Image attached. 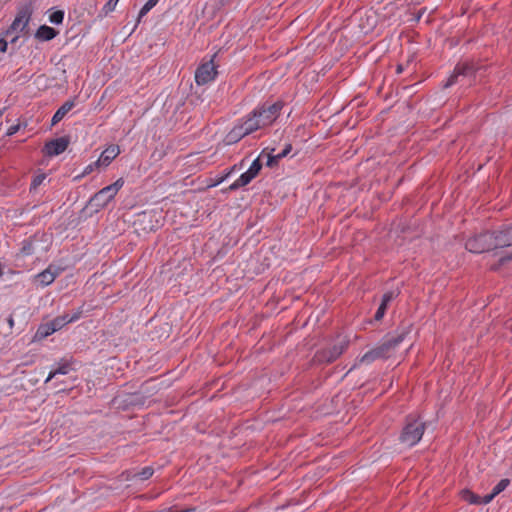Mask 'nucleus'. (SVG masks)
Listing matches in <instances>:
<instances>
[{
  "mask_svg": "<svg viewBox=\"0 0 512 512\" xmlns=\"http://www.w3.org/2000/svg\"><path fill=\"white\" fill-rule=\"evenodd\" d=\"M426 425L414 415H408L400 433L399 441L406 447L415 446L423 437Z\"/></svg>",
  "mask_w": 512,
  "mask_h": 512,
  "instance_id": "nucleus-1",
  "label": "nucleus"
},
{
  "mask_svg": "<svg viewBox=\"0 0 512 512\" xmlns=\"http://www.w3.org/2000/svg\"><path fill=\"white\" fill-rule=\"evenodd\" d=\"M33 14V8L31 4H24L18 8L17 14L11 25L2 33V36L6 39L13 33H19L23 36L29 34V22Z\"/></svg>",
  "mask_w": 512,
  "mask_h": 512,
  "instance_id": "nucleus-2",
  "label": "nucleus"
},
{
  "mask_svg": "<svg viewBox=\"0 0 512 512\" xmlns=\"http://www.w3.org/2000/svg\"><path fill=\"white\" fill-rule=\"evenodd\" d=\"M283 107L284 102L281 100L274 103L265 102L254 109V115H257L263 127H266L279 117Z\"/></svg>",
  "mask_w": 512,
  "mask_h": 512,
  "instance_id": "nucleus-3",
  "label": "nucleus"
},
{
  "mask_svg": "<svg viewBox=\"0 0 512 512\" xmlns=\"http://www.w3.org/2000/svg\"><path fill=\"white\" fill-rule=\"evenodd\" d=\"M494 232L485 231L478 235L469 238L465 243V248L472 253H483L495 249L494 247Z\"/></svg>",
  "mask_w": 512,
  "mask_h": 512,
  "instance_id": "nucleus-4",
  "label": "nucleus"
},
{
  "mask_svg": "<svg viewBox=\"0 0 512 512\" xmlns=\"http://www.w3.org/2000/svg\"><path fill=\"white\" fill-rule=\"evenodd\" d=\"M348 342L341 340L330 347L319 350L314 355V361L318 364H329L337 360L347 349Z\"/></svg>",
  "mask_w": 512,
  "mask_h": 512,
  "instance_id": "nucleus-5",
  "label": "nucleus"
},
{
  "mask_svg": "<svg viewBox=\"0 0 512 512\" xmlns=\"http://www.w3.org/2000/svg\"><path fill=\"white\" fill-rule=\"evenodd\" d=\"M218 74L214 60L201 63L195 71V82L197 85H206L215 80Z\"/></svg>",
  "mask_w": 512,
  "mask_h": 512,
  "instance_id": "nucleus-6",
  "label": "nucleus"
},
{
  "mask_svg": "<svg viewBox=\"0 0 512 512\" xmlns=\"http://www.w3.org/2000/svg\"><path fill=\"white\" fill-rule=\"evenodd\" d=\"M476 67L472 62H463L458 63L453 73L448 78L447 82L444 84V88L451 87L452 85L456 84L458 82V78L460 76L462 77H471L475 74Z\"/></svg>",
  "mask_w": 512,
  "mask_h": 512,
  "instance_id": "nucleus-7",
  "label": "nucleus"
},
{
  "mask_svg": "<svg viewBox=\"0 0 512 512\" xmlns=\"http://www.w3.org/2000/svg\"><path fill=\"white\" fill-rule=\"evenodd\" d=\"M60 273V268L54 265H49L45 270L34 276V282L41 287H46L52 284Z\"/></svg>",
  "mask_w": 512,
  "mask_h": 512,
  "instance_id": "nucleus-8",
  "label": "nucleus"
},
{
  "mask_svg": "<svg viewBox=\"0 0 512 512\" xmlns=\"http://www.w3.org/2000/svg\"><path fill=\"white\" fill-rule=\"evenodd\" d=\"M69 143L68 137H59L48 141L44 146V153L49 157L58 156L67 149Z\"/></svg>",
  "mask_w": 512,
  "mask_h": 512,
  "instance_id": "nucleus-9",
  "label": "nucleus"
},
{
  "mask_svg": "<svg viewBox=\"0 0 512 512\" xmlns=\"http://www.w3.org/2000/svg\"><path fill=\"white\" fill-rule=\"evenodd\" d=\"M114 197L115 195L111 193L106 186L90 198L89 204L94 206L96 211H99L100 209L106 207L108 203L114 199Z\"/></svg>",
  "mask_w": 512,
  "mask_h": 512,
  "instance_id": "nucleus-10",
  "label": "nucleus"
},
{
  "mask_svg": "<svg viewBox=\"0 0 512 512\" xmlns=\"http://www.w3.org/2000/svg\"><path fill=\"white\" fill-rule=\"evenodd\" d=\"M493 232L495 249L512 246V225L504 226L500 230Z\"/></svg>",
  "mask_w": 512,
  "mask_h": 512,
  "instance_id": "nucleus-11",
  "label": "nucleus"
},
{
  "mask_svg": "<svg viewBox=\"0 0 512 512\" xmlns=\"http://www.w3.org/2000/svg\"><path fill=\"white\" fill-rule=\"evenodd\" d=\"M81 315H82V310H81V308H79L77 311H75L72 314L66 313V314L57 316L56 318H54L53 320H51L49 322L51 323V325L53 326V328L56 332V331L62 329L67 324L73 323V322H76L77 320H79Z\"/></svg>",
  "mask_w": 512,
  "mask_h": 512,
  "instance_id": "nucleus-12",
  "label": "nucleus"
},
{
  "mask_svg": "<svg viewBox=\"0 0 512 512\" xmlns=\"http://www.w3.org/2000/svg\"><path fill=\"white\" fill-rule=\"evenodd\" d=\"M238 123L243 127V130L247 135L264 128L258 119L257 115H254V110L250 112L244 119L238 121Z\"/></svg>",
  "mask_w": 512,
  "mask_h": 512,
  "instance_id": "nucleus-13",
  "label": "nucleus"
},
{
  "mask_svg": "<svg viewBox=\"0 0 512 512\" xmlns=\"http://www.w3.org/2000/svg\"><path fill=\"white\" fill-rule=\"evenodd\" d=\"M120 154V148L118 145L108 146L100 155L96 164L107 167L110 163Z\"/></svg>",
  "mask_w": 512,
  "mask_h": 512,
  "instance_id": "nucleus-14",
  "label": "nucleus"
},
{
  "mask_svg": "<svg viewBox=\"0 0 512 512\" xmlns=\"http://www.w3.org/2000/svg\"><path fill=\"white\" fill-rule=\"evenodd\" d=\"M247 136L246 132L243 130V127L239 123H237L226 135L225 143L227 145H232L239 142L242 138Z\"/></svg>",
  "mask_w": 512,
  "mask_h": 512,
  "instance_id": "nucleus-15",
  "label": "nucleus"
},
{
  "mask_svg": "<svg viewBox=\"0 0 512 512\" xmlns=\"http://www.w3.org/2000/svg\"><path fill=\"white\" fill-rule=\"evenodd\" d=\"M57 35H58V31L55 30L54 28L47 26V25H41L37 29L34 36L37 40L44 42V41H50V40L54 39Z\"/></svg>",
  "mask_w": 512,
  "mask_h": 512,
  "instance_id": "nucleus-16",
  "label": "nucleus"
},
{
  "mask_svg": "<svg viewBox=\"0 0 512 512\" xmlns=\"http://www.w3.org/2000/svg\"><path fill=\"white\" fill-rule=\"evenodd\" d=\"M74 106V100H68L64 104H62L54 113L51 119V124L56 125L58 122H60L65 117V115L74 108Z\"/></svg>",
  "mask_w": 512,
  "mask_h": 512,
  "instance_id": "nucleus-17",
  "label": "nucleus"
},
{
  "mask_svg": "<svg viewBox=\"0 0 512 512\" xmlns=\"http://www.w3.org/2000/svg\"><path fill=\"white\" fill-rule=\"evenodd\" d=\"M409 332L410 327L402 328L400 330H397L394 335L388 336L385 340L390 344L391 348L394 350L404 341Z\"/></svg>",
  "mask_w": 512,
  "mask_h": 512,
  "instance_id": "nucleus-18",
  "label": "nucleus"
},
{
  "mask_svg": "<svg viewBox=\"0 0 512 512\" xmlns=\"http://www.w3.org/2000/svg\"><path fill=\"white\" fill-rule=\"evenodd\" d=\"M72 370H73L72 362L64 360L58 364V367L56 369L52 370L49 373L45 382L47 383V382L51 381L53 378H55L56 375H67Z\"/></svg>",
  "mask_w": 512,
  "mask_h": 512,
  "instance_id": "nucleus-19",
  "label": "nucleus"
},
{
  "mask_svg": "<svg viewBox=\"0 0 512 512\" xmlns=\"http://www.w3.org/2000/svg\"><path fill=\"white\" fill-rule=\"evenodd\" d=\"M53 333H55V330L50 322L40 324L37 328L35 335L33 336V341H41L47 338L48 336L52 335Z\"/></svg>",
  "mask_w": 512,
  "mask_h": 512,
  "instance_id": "nucleus-20",
  "label": "nucleus"
},
{
  "mask_svg": "<svg viewBox=\"0 0 512 512\" xmlns=\"http://www.w3.org/2000/svg\"><path fill=\"white\" fill-rule=\"evenodd\" d=\"M254 178L246 171L242 173L226 190L236 191L241 187L248 185Z\"/></svg>",
  "mask_w": 512,
  "mask_h": 512,
  "instance_id": "nucleus-21",
  "label": "nucleus"
},
{
  "mask_svg": "<svg viewBox=\"0 0 512 512\" xmlns=\"http://www.w3.org/2000/svg\"><path fill=\"white\" fill-rule=\"evenodd\" d=\"M37 241V236L34 235L32 237H29L27 239H24L22 242H21V249H20V253L23 255V256H31L34 254L35 252V242Z\"/></svg>",
  "mask_w": 512,
  "mask_h": 512,
  "instance_id": "nucleus-22",
  "label": "nucleus"
},
{
  "mask_svg": "<svg viewBox=\"0 0 512 512\" xmlns=\"http://www.w3.org/2000/svg\"><path fill=\"white\" fill-rule=\"evenodd\" d=\"M462 499L469 504L473 505H480V496L473 493L472 491L468 489H464L461 492Z\"/></svg>",
  "mask_w": 512,
  "mask_h": 512,
  "instance_id": "nucleus-23",
  "label": "nucleus"
},
{
  "mask_svg": "<svg viewBox=\"0 0 512 512\" xmlns=\"http://www.w3.org/2000/svg\"><path fill=\"white\" fill-rule=\"evenodd\" d=\"M381 359L378 355V352L375 348L367 351L361 358L360 363L369 365L373 363L375 360Z\"/></svg>",
  "mask_w": 512,
  "mask_h": 512,
  "instance_id": "nucleus-24",
  "label": "nucleus"
},
{
  "mask_svg": "<svg viewBox=\"0 0 512 512\" xmlns=\"http://www.w3.org/2000/svg\"><path fill=\"white\" fill-rule=\"evenodd\" d=\"M375 349L377 350L378 355L380 356L381 359L388 358L391 352L393 351L390 344L386 340H384L380 345L375 347Z\"/></svg>",
  "mask_w": 512,
  "mask_h": 512,
  "instance_id": "nucleus-25",
  "label": "nucleus"
},
{
  "mask_svg": "<svg viewBox=\"0 0 512 512\" xmlns=\"http://www.w3.org/2000/svg\"><path fill=\"white\" fill-rule=\"evenodd\" d=\"M159 0H148L143 7L140 9L138 14V22L143 18L152 8H154Z\"/></svg>",
  "mask_w": 512,
  "mask_h": 512,
  "instance_id": "nucleus-26",
  "label": "nucleus"
},
{
  "mask_svg": "<svg viewBox=\"0 0 512 512\" xmlns=\"http://www.w3.org/2000/svg\"><path fill=\"white\" fill-rule=\"evenodd\" d=\"M262 162L260 160V157L256 158L250 165V167L248 168L247 172L253 177L255 178L259 172L261 171L262 169Z\"/></svg>",
  "mask_w": 512,
  "mask_h": 512,
  "instance_id": "nucleus-27",
  "label": "nucleus"
},
{
  "mask_svg": "<svg viewBox=\"0 0 512 512\" xmlns=\"http://www.w3.org/2000/svg\"><path fill=\"white\" fill-rule=\"evenodd\" d=\"M64 11L63 10H56V11H53L50 15H49V21L52 23V24H55V25H60L63 23V20H64Z\"/></svg>",
  "mask_w": 512,
  "mask_h": 512,
  "instance_id": "nucleus-28",
  "label": "nucleus"
},
{
  "mask_svg": "<svg viewBox=\"0 0 512 512\" xmlns=\"http://www.w3.org/2000/svg\"><path fill=\"white\" fill-rule=\"evenodd\" d=\"M154 473V469L151 466H146L137 472L134 477H138L141 480L149 479Z\"/></svg>",
  "mask_w": 512,
  "mask_h": 512,
  "instance_id": "nucleus-29",
  "label": "nucleus"
},
{
  "mask_svg": "<svg viewBox=\"0 0 512 512\" xmlns=\"http://www.w3.org/2000/svg\"><path fill=\"white\" fill-rule=\"evenodd\" d=\"M510 484V480L505 478V479H501L492 489V492L495 496H497L498 494H500L501 492H503L507 487L508 485Z\"/></svg>",
  "mask_w": 512,
  "mask_h": 512,
  "instance_id": "nucleus-30",
  "label": "nucleus"
},
{
  "mask_svg": "<svg viewBox=\"0 0 512 512\" xmlns=\"http://www.w3.org/2000/svg\"><path fill=\"white\" fill-rule=\"evenodd\" d=\"M123 185H124L123 178H119L114 183H112L111 185H108L107 187L110 190V192L116 196V194L123 187Z\"/></svg>",
  "mask_w": 512,
  "mask_h": 512,
  "instance_id": "nucleus-31",
  "label": "nucleus"
},
{
  "mask_svg": "<svg viewBox=\"0 0 512 512\" xmlns=\"http://www.w3.org/2000/svg\"><path fill=\"white\" fill-rule=\"evenodd\" d=\"M399 292L391 290L387 291L382 296V303L388 306L389 302H391L394 298L398 296Z\"/></svg>",
  "mask_w": 512,
  "mask_h": 512,
  "instance_id": "nucleus-32",
  "label": "nucleus"
},
{
  "mask_svg": "<svg viewBox=\"0 0 512 512\" xmlns=\"http://www.w3.org/2000/svg\"><path fill=\"white\" fill-rule=\"evenodd\" d=\"M45 174L37 175L33 178L32 183L30 185V190H35L38 186H40L45 180Z\"/></svg>",
  "mask_w": 512,
  "mask_h": 512,
  "instance_id": "nucleus-33",
  "label": "nucleus"
},
{
  "mask_svg": "<svg viewBox=\"0 0 512 512\" xmlns=\"http://www.w3.org/2000/svg\"><path fill=\"white\" fill-rule=\"evenodd\" d=\"M119 0H109L104 6H103V9L102 11L105 13V14H108L112 11L115 10L116 8V5L118 3Z\"/></svg>",
  "mask_w": 512,
  "mask_h": 512,
  "instance_id": "nucleus-34",
  "label": "nucleus"
},
{
  "mask_svg": "<svg viewBox=\"0 0 512 512\" xmlns=\"http://www.w3.org/2000/svg\"><path fill=\"white\" fill-rule=\"evenodd\" d=\"M98 167H101V166H100V164H96V161L91 163V164H89V165H87L84 168L82 174L80 176H78L77 178H82V177H84L86 175H89L90 173H92L94 171L95 168H98Z\"/></svg>",
  "mask_w": 512,
  "mask_h": 512,
  "instance_id": "nucleus-35",
  "label": "nucleus"
},
{
  "mask_svg": "<svg viewBox=\"0 0 512 512\" xmlns=\"http://www.w3.org/2000/svg\"><path fill=\"white\" fill-rule=\"evenodd\" d=\"M386 309H387V305H385L384 303L381 302L380 306L378 307V309L374 315L375 320H377V321L381 320L385 315Z\"/></svg>",
  "mask_w": 512,
  "mask_h": 512,
  "instance_id": "nucleus-36",
  "label": "nucleus"
},
{
  "mask_svg": "<svg viewBox=\"0 0 512 512\" xmlns=\"http://www.w3.org/2000/svg\"><path fill=\"white\" fill-rule=\"evenodd\" d=\"M511 260H512V253L505 254L499 258V263L497 265L493 266V269L496 270V269H498L499 266L504 265L505 263H507L508 261H511Z\"/></svg>",
  "mask_w": 512,
  "mask_h": 512,
  "instance_id": "nucleus-37",
  "label": "nucleus"
},
{
  "mask_svg": "<svg viewBox=\"0 0 512 512\" xmlns=\"http://www.w3.org/2000/svg\"><path fill=\"white\" fill-rule=\"evenodd\" d=\"M277 157H278V154H275V155H273V154H268V156H267V161H266V165H267L268 167H273V166H275V165L278 163V161L280 160V159H278Z\"/></svg>",
  "mask_w": 512,
  "mask_h": 512,
  "instance_id": "nucleus-38",
  "label": "nucleus"
},
{
  "mask_svg": "<svg viewBox=\"0 0 512 512\" xmlns=\"http://www.w3.org/2000/svg\"><path fill=\"white\" fill-rule=\"evenodd\" d=\"M20 127H21L20 123L11 125L7 129L6 135L12 136V135L16 134L20 130Z\"/></svg>",
  "mask_w": 512,
  "mask_h": 512,
  "instance_id": "nucleus-39",
  "label": "nucleus"
},
{
  "mask_svg": "<svg viewBox=\"0 0 512 512\" xmlns=\"http://www.w3.org/2000/svg\"><path fill=\"white\" fill-rule=\"evenodd\" d=\"M292 150V145L291 144H286L284 149L278 153V159H282L284 157H286Z\"/></svg>",
  "mask_w": 512,
  "mask_h": 512,
  "instance_id": "nucleus-40",
  "label": "nucleus"
},
{
  "mask_svg": "<svg viewBox=\"0 0 512 512\" xmlns=\"http://www.w3.org/2000/svg\"><path fill=\"white\" fill-rule=\"evenodd\" d=\"M496 496L493 494V492L481 497L480 496V505L481 504H488L490 503Z\"/></svg>",
  "mask_w": 512,
  "mask_h": 512,
  "instance_id": "nucleus-41",
  "label": "nucleus"
},
{
  "mask_svg": "<svg viewBox=\"0 0 512 512\" xmlns=\"http://www.w3.org/2000/svg\"><path fill=\"white\" fill-rule=\"evenodd\" d=\"M8 41L4 38V36L0 35V52L4 53L7 51Z\"/></svg>",
  "mask_w": 512,
  "mask_h": 512,
  "instance_id": "nucleus-42",
  "label": "nucleus"
},
{
  "mask_svg": "<svg viewBox=\"0 0 512 512\" xmlns=\"http://www.w3.org/2000/svg\"><path fill=\"white\" fill-rule=\"evenodd\" d=\"M236 169V166H233L230 170H228L218 181L216 184H219L223 181H225Z\"/></svg>",
  "mask_w": 512,
  "mask_h": 512,
  "instance_id": "nucleus-43",
  "label": "nucleus"
},
{
  "mask_svg": "<svg viewBox=\"0 0 512 512\" xmlns=\"http://www.w3.org/2000/svg\"><path fill=\"white\" fill-rule=\"evenodd\" d=\"M7 322H8L9 327L12 329V328L14 327V324H15V322H14V318H13V316H12V315H10V316L8 317Z\"/></svg>",
  "mask_w": 512,
  "mask_h": 512,
  "instance_id": "nucleus-44",
  "label": "nucleus"
},
{
  "mask_svg": "<svg viewBox=\"0 0 512 512\" xmlns=\"http://www.w3.org/2000/svg\"><path fill=\"white\" fill-rule=\"evenodd\" d=\"M19 38H20V34L18 33L17 35H15L14 37H12L10 39V43L11 44H15L18 41Z\"/></svg>",
  "mask_w": 512,
  "mask_h": 512,
  "instance_id": "nucleus-45",
  "label": "nucleus"
},
{
  "mask_svg": "<svg viewBox=\"0 0 512 512\" xmlns=\"http://www.w3.org/2000/svg\"><path fill=\"white\" fill-rule=\"evenodd\" d=\"M402 71H403V67H402V65H398V66H397V69H396L397 74L402 73Z\"/></svg>",
  "mask_w": 512,
  "mask_h": 512,
  "instance_id": "nucleus-46",
  "label": "nucleus"
}]
</instances>
